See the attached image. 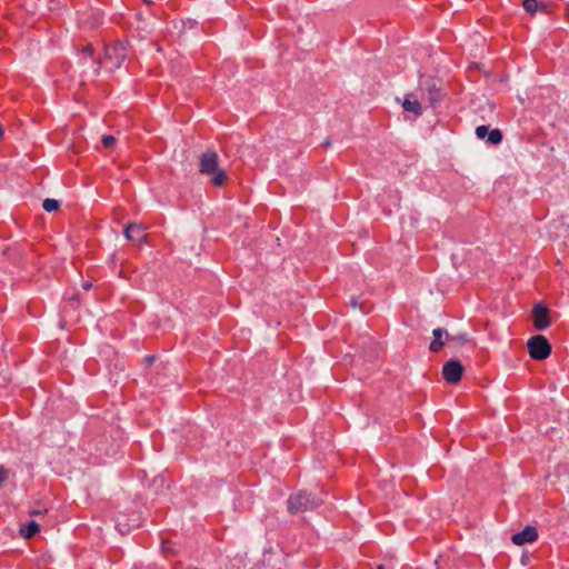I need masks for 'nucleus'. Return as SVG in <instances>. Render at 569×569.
<instances>
[{
	"label": "nucleus",
	"mask_w": 569,
	"mask_h": 569,
	"mask_svg": "<svg viewBox=\"0 0 569 569\" xmlns=\"http://www.w3.org/2000/svg\"><path fill=\"white\" fill-rule=\"evenodd\" d=\"M82 287H83V289H86V290L90 289V288H91V282H89V281H84V282L82 283Z\"/></svg>",
	"instance_id": "aec40b11"
},
{
	"label": "nucleus",
	"mask_w": 569,
	"mask_h": 569,
	"mask_svg": "<svg viewBox=\"0 0 569 569\" xmlns=\"http://www.w3.org/2000/svg\"><path fill=\"white\" fill-rule=\"evenodd\" d=\"M82 52H83V54H84V56L91 57V56H92V53H93V47H92V44H90V43H89V44H87V46L83 48V51H82Z\"/></svg>",
	"instance_id": "a211bd4d"
},
{
	"label": "nucleus",
	"mask_w": 569,
	"mask_h": 569,
	"mask_svg": "<svg viewBox=\"0 0 569 569\" xmlns=\"http://www.w3.org/2000/svg\"><path fill=\"white\" fill-rule=\"evenodd\" d=\"M42 208L47 212H52V211H56L59 208V202L56 199L48 198V199L43 200Z\"/></svg>",
	"instance_id": "ddd939ff"
},
{
	"label": "nucleus",
	"mask_w": 569,
	"mask_h": 569,
	"mask_svg": "<svg viewBox=\"0 0 569 569\" xmlns=\"http://www.w3.org/2000/svg\"><path fill=\"white\" fill-rule=\"evenodd\" d=\"M462 372V365L455 360L446 362L442 368L443 378L449 383H457L461 379Z\"/></svg>",
	"instance_id": "39448f33"
},
{
	"label": "nucleus",
	"mask_w": 569,
	"mask_h": 569,
	"mask_svg": "<svg viewBox=\"0 0 569 569\" xmlns=\"http://www.w3.org/2000/svg\"><path fill=\"white\" fill-rule=\"evenodd\" d=\"M39 529H40V527H39L38 522L31 520L20 527V533L24 538L30 539L39 531Z\"/></svg>",
	"instance_id": "9b49d317"
},
{
	"label": "nucleus",
	"mask_w": 569,
	"mask_h": 569,
	"mask_svg": "<svg viewBox=\"0 0 569 569\" xmlns=\"http://www.w3.org/2000/svg\"><path fill=\"white\" fill-rule=\"evenodd\" d=\"M124 236L128 240L133 242H143L147 238L144 228L139 223H130L124 229Z\"/></svg>",
	"instance_id": "6e6552de"
},
{
	"label": "nucleus",
	"mask_w": 569,
	"mask_h": 569,
	"mask_svg": "<svg viewBox=\"0 0 569 569\" xmlns=\"http://www.w3.org/2000/svg\"><path fill=\"white\" fill-rule=\"evenodd\" d=\"M502 140V133L499 129H493L488 132V142L491 144H498Z\"/></svg>",
	"instance_id": "f8f14e48"
},
{
	"label": "nucleus",
	"mask_w": 569,
	"mask_h": 569,
	"mask_svg": "<svg viewBox=\"0 0 569 569\" xmlns=\"http://www.w3.org/2000/svg\"><path fill=\"white\" fill-rule=\"evenodd\" d=\"M532 315L535 327L538 330H545L550 325L548 318V309L545 306L540 303L536 305Z\"/></svg>",
	"instance_id": "0eeeda50"
},
{
	"label": "nucleus",
	"mask_w": 569,
	"mask_h": 569,
	"mask_svg": "<svg viewBox=\"0 0 569 569\" xmlns=\"http://www.w3.org/2000/svg\"><path fill=\"white\" fill-rule=\"evenodd\" d=\"M128 57L127 46L122 42H117L113 46L104 48V62L109 63L111 68H120Z\"/></svg>",
	"instance_id": "20e7f679"
},
{
	"label": "nucleus",
	"mask_w": 569,
	"mask_h": 569,
	"mask_svg": "<svg viewBox=\"0 0 569 569\" xmlns=\"http://www.w3.org/2000/svg\"><path fill=\"white\" fill-rule=\"evenodd\" d=\"M455 339H458L460 341H467V337L465 335H459L458 337H456Z\"/></svg>",
	"instance_id": "412c9836"
},
{
	"label": "nucleus",
	"mask_w": 569,
	"mask_h": 569,
	"mask_svg": "<svg viewBox=\"0 0 569 569\" xmlns=\"http://www.w3.org/2000/svg\"><path fill=\"white\" fill-rule=\"evenodd\" d=\"M489 128L487 126H479L476 128V136L478 139H485L488 136Z\"/></svg>",
	"instance_id": "2eb2a0df"
},
{
	"label": "nucleus",
	"mask_w": 569,
	"mask_h": 569,
	"mask_svg": "<svg viewBox=\"0 0 569 569\" xmlns=\"http://www.w3.org/2000/svg\"><path fill=\"white\" fill-rule=\"evenodd\" d=\"M7 478L8 471L3 467H0V485H2Z\"/></svg>",
	"instance_id": "6ab92c4d"
},
{
	"label": "nucleus",
	"mask_w": 569,
	"mask_h": 569,
	"mask_svg": "<svg viewBox=\"0 0 569 569\" xmlns=\"http://www.w3.org/2000/svg\"><path fill=\"white\" fill-rule=\"evenodd\" d=\"M199 171L207 176L216 187H222L228 180L226 170L219 166L218 153L212 150H208L199 157Z\"/></svg>",
	"instance_id": "f257e3e1"
},
{
	"label": "nucleus",
	"mask_w": 569,
	"mask_h": 569,
	"mask_svg": "<svg viewBox=\"0 0 569 569\" xmlns=\"http://www.w3.org/2000/svg\"><path fill=\"white\" fill-rule=\"evenodd\" d=\"M402 108L407 112H411L416 116L421 114L422 111L420 102L412 94H408L405 97L402 101Z\"/></svg>",
	"instance_id": "9d476101"
},
{
	"label": "nucleus",
	"mask_w": 569,
	"mask_h": 569,
	"mask_svg": "<svg viewBox=\"0 0 569 569\" xmlns=\"http://www.w3.org/2000/svg\"><path fill=\"white\" fill-rule=\"evenodd\" d=\"M351 303H352L353 307H357V301L356 300H352Z\"/></svg>",
	"instance_id": "4be33fe9"
},
{
	"label": "nucleus",
	"mask_w": 569,
	"mask_h": 569,
	"mask_svg": "<svg viewBox=\"0 0 569 569\" xmlns=\"http://www.w3.org/2000/svg\"><path fill=\"white\" fill-rule=\"evenodd\" d=\"M432 335H433V340L431 341L429 349L432 352H437L445 345V339L447 338L448 333L445 329L437 328L432 331Z\"/></svg>",
	"instance_id": "1a4fd4ad"
},
{
	"label": "nucleus",
	"mask_w": 569,
	"mask_h": 569,
	"mask_svg": "<svg viewBox=\"0 0 569 569\" xmlns=\"http://www.w3.org/2000/svg\"><path fill=\"white\" fill-rule=\"evenodd\" d=\"M529 355L535 360H543L551 353V346L543 336H533L527 343Z\"/></svg>",
	"instance_id": "7ed1b4c3"
},
{
	"label": "nucleus",
	"mask_w": 569,
	"mask_h": 569,
	"mask_svg": "<svg viewBox=\"0 0 569 569\" xmlns=\"http://www.w3.org/2000/svg\"><path fill=\"white\" fill-rule=\"evenodd\" d=\"M146 3H151V0H144Z\"/></svg>",
	"instance_id": "5701e85b"
},
{
	"label": "nucleus",
	"mask_w": 569,
	"mask_h": 569,
	"mask_svg": "<svg viewBox=\"0 0 569 569\" xmlns=\"http://www.w3.org/2000/svg\"><path fill=\"white\" fill-rule=\"evenodd\" d=\"M537 538V529L535 527L527 526L522 531L515 533L511 537V541L517 546H521L527 542H533Z\"/></svg>",
	"instance_id": "423d86ee"
},
{
	"label": "nucleus",
	"mask_w": 569,
	"mask_h": 569,
	"mask_svg": "<svg viewBox=\"0 0 569 569\" xmlns=\"http://www.w3.org/2000/svg\"><path fill=\"white\" fill-rule=\"evenodd\" d=\"M46 511H47L46 509H43V510H41V509H32V510L29 511V515L31 517H38V516L44 515Z\"/></svg>",
	"instance_id": "f3484780"
},
{
	"label": "nucleus",
	"mask_w": 569,
	"mask_h": 569,
	"mask_svg": "<svg viewBox=\"0 0 569 569\" xmlns=\"http://www.w3.org/2000/svg\"><path fill=\"white\" fill-rule=\"evenodd\" d=\"M523 8L527 12L533 13L538 8L537 0H523Z\"/></svg>",
	"instance_id": "4468645a"
},
{
	"label": "nucleus",
	"mask_w": 569,
	"mask_h": 569,
	"mask_svg": "<svg viewBox=\"0 0 569 569\" xmlns=\"http://www.w3.org/2000/svg\"><path fill=\"white\" fill-rule=\"evenodd\" d=\"M102 143L106 148H112L116 143V138L113 136H103Z\"/></svg>",
	"instance_id": "dca6fc26"
},
{
	"label": "nucleus",
	"mask_w": 569,
	"mask_h": 569,
	"mask_svg": "<svg viewBox=\"0 0 569 569\" xmlns=\"http://www.w3.org/2000/svg\"><path fill=\"white\" fill-rule=\"evenodd\" d=\"M323 503L322 499L311 493L299 491L291 495L288 499V510L290 513L305 512L313 510Z\"/></svg>",
	"instance_id": "f03ea898"
}]
</instances>
